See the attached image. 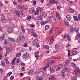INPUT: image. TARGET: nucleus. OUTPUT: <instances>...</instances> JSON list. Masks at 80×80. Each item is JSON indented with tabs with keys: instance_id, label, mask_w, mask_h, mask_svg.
<instances>
[{
	"instance_id": "obj_3",
	"label": "nucleus",
	"mask_w": 80,
	"mask_h": 80,
	"mask_svg": "<svg viewBox=\"0 0 80 80\" xmlns=\"http://www.w3.org/2000/svg\"><path fill=\"white\" fill-rule=\"evenodd\" d=\"M56 17L58 20H61V16H60V15L58 13H56Z\"/></svg>"
},
{
	"instance_id": "obj_18",
	"label": "nucleus",
	"mask_w": 80,
	"mask_h": 80,
	"mask_svg": "<svg viewBox=\"0 0 80 80\" xmlns=\"http://www.w3.org/2000/svg\"><path fill=\"white\" fill-rule=\"evenodd\" d=\"M12 51V50H11V48H8L6 49V52L7 53H9L10 52Z\"/></svg>"
},
{
	"instance_id": "obj_10",
	"label": "nucleus",
	"mask_w": 80,
	"mask_h": 80,
	"mask_svg": "<svg viewBox=\"0 0 80 80\" xmlns=\"http://www.w3.org/2000/svg\"><path fill=\"white\" fill-rule=\"evenodd\" d=\"M35 57L36 59L38 58V57H39V52H36Z\"/></svg>"
},
{
	"instance_id": "obj_31",
	"label": "nucleus",
	"mask_w": 80,
	"mask_h": 80,
	"mask_svg": "<svg viewBox=\"0 0 80 80\" xmlns=\"http://www.w3.org/2000/svg\"><path fill=\"white\" fill-rule=\"evenodd\" d=\"M15 63V58L13 59L12 60V65H14Z\"/></svg>"
},
{
	"instance_id": "obj_36",
	"label": "nucleus",
	"mask_w": 80,
	"mask_h": 80,
	"mask_svg": "<svg viewBox=\"0 0 80 80\" xmlns=\"http://www.w3.org/2000/svg\"><path fill=\"white\" fill-rule=\"evenodd\" d=\"M49 28H50V26L48 25H47L45 27V30H48V29H49Z\"/></svg>"
},
{
	"instance_id": "obj_14",
	"label": "nucleus",
	"mask_w": 80,
	"mask_h": 80,
	"mask_svg": "<svg viewBox=\"0 0 80 80\" xmlns=\"http://www.w3.org/2000/svg\"><path fill=\"white\" fill-rule=\"evenodd\" d=\"M64 23L66 26H68V25L69 24L68 22V21H67V20H65L64 21Z\"/></svg>"
},
{
	"instance_id": "obj_50",
	"label": "nucleus",
	"mask_w": 80,
	"mask_h": 80,
	"mask_svg": "<svg viewBox=\"0 0 80 80\" xmlns=\"http://www.w3.org/2000/svg\"><path fill=\"white\" fill-rule=\"evenodd\" d=\"M14 79V76H12L10 78V80H12Z\"/></svg>"
},
{
	"instance_id": "obj_8",
	"label": "nucleus",
	"mask_w": 80,
	"mask_h": 80,
	"mask_svg": "<svg viewBox=\"0 0 80 80\" xmlns=\"http://www.w3.org/2000/svg\"><path fill=\"white\" fill-rule=\"evenodd\" d=\"M50 2L51 3H52V4H55V3L57 4V3H58V2H57V0H52L50 1Z\"/></svg>"
},
{
	"instance_id": "obj_42",
	"label": "nucleus",
	"mask_w": 80,
	"mask_h": 80,
	"mask_svg": "<svg viewBox=\"0 0 80 80\" xmlns=\"http://www.w3.org/2000/svg\"><path fill=\"white\" fill-rule=\"evenodd\" d=\"M32 34V35H33V36L35 37H37V34L35 32H33Z\"/></svg>"
},
{
	"instance_id": "obj_21",
	"label": "nucleus",
	"mask_w": 80,
	"mask_h": 80,
	"mask_svg": "<svg viewBox=\"0 0 80 80\" xmlns=\"http://www.w3.org/2000/svg\"><path fill=\"white\" fill-rule=\"evenodd\" d=\"M71 66H72V67H73V68H75V69L77 68V66H76V65H75V64L73 63H71Z\"/></svg>"
},
{
	"instance_id": "obj_17",
	"label": "nucleus",
	"mask_w": 80,
	"mask_h": 80,
	"mask_svg": "<svg viewBox=\"0 0 80 80\" xmlns=\"http://www.w3.org/2000/svg\"><path fill=\"white\" fill-rule=\"evenodd\" d=\"M19 38H24V36H23V34L22 32H21L20 34Z\"/></svg>"
},
{
	"instance_id": "obj_23",
	"label": "nucleus",
	"mask_w": 80,
	"mask_h": 80,
	"mask_svg": "<svg viewBox=\"0 0 80 80\" xmlns=\"http://www.w3.org/2000/svg\"><path fill=\"white\" fill-rule=\"evenodd\" d=\"M54 78V75H51L49 77V80H52Z\"/></svg>"
},
{
	"instance_id": "obj_54",
	"label": "nucleus",
	"mask_w": 80,
	"mask_h": 80,
	"mask_svg": "<svg viewBox=\"0 0 80 80\" xmlns=\"http://www.w3.org/2000/svg\"><path fill=\"white\" fill-rule=\"evenodd\" d=\"M53 32H54V30L52 29L50 31V34H51L52 33H53Z\"/></svg>"
},
{
	"instance_id": "obj_1",
	"label": "nucleus",
	"mask_w": 80,
	"mask_h": 80,
	"mask_svg": "<svg viewBox=\"0 0 80 80\" xmlns=\"http://www.w3.org/2000/svg\"><path fill=\"white\" fill-rule=\"evenodd\" d=\"M32 45L33 46H36L37 48H38L40 47V45L38 43V40L37 39H35L32 42Z\"/></svg>"
},
{
	"instance_id": "obj_53",
	"label": "nucleus",
	"mask_w": 80,
	"mask_h": 80,
	"mask_svg": "<svg viewBox=\"0 0 80 80\" xmlns=\"http://www.w3.org/2000/svg\"><path fill=\"white\" fill-rule=\"evenodd\" d=\"M42 16L43 17H45V16H46V13L43 12L42 13Z\"/></svg>"
},
{
	"instance_id": "obj_24",
	"label": "nucleus",
	"mask_w": 80,
	"mask_h": 80,
	"mask_svg": "<svg viewBox=\"0 0 80 80\" xmlns=\"http://www.w3.org/2000/svg\"><path fill=\"white\" fill-rule=\"evenodd\" d=\"M67 36L68 40V41H71V38H70V36L68 34H67Z\"/></svg>"
},
{
	"instance_id": "obj_27",
	"label": "nucleus",
	"mask_w": 80,
	"mask_h": 80,
	"mask_svg": "<svg viewBox=\"0 0 80 80\" xmlns=\"http://www.w3.org/2000/svg\"><path fill=\"white\" fill-rule=\"evenodd\" d=\"M71 54L72 55H76L77 54V53L76 51H73L71 52Z\"/></svg>"
},
{
	"instance_id": "obj_60",
	"label": "nucleus",
	"mask_w": 80,
	"mask_h": 80,
	"mask_svg": "<svg viewBox=\"0 0 80 80\" xmlns=\"http://www.w3.org/2000/svg\"><path fill=\"white\" fill-rule=\"evenodd\" d=\"M39 77L38 76H35V78H36V79H37V80H38V79H39Z\"/></svg>"
},
{
	"instance_id": "obj_61",
	"label": "nucleus",
	"mask_w": 80,
	"mask_h": 80,
	"mask_svg": "<svg viewBox=\"0 0 80 80\" xmlns=\"http://www.w3.org/2000/svg\"><path fill=\"white\" fill-rule=\"evenodd\" d=\"M21 64L22 66H25V64L23 62H21Z\"/></svg>"
},
{
	"instance_id": "obj_40",
	"label": "nucleus",
	"mask_w": 80,
	"mask_h": 80,
	"mask_svg": "<svg viewBox=\"0 0 80 80\" xmlns=\"http://www.w3.org/2000/svg\"><path fill=\"white\" fill-rule=\"evenodd\" d=\"M33 72L32 70H30L28 72V75H30L31 74H32V72Z\"/></svg>"
},
{
	"instance_id": "obj_12",
	"label": "nucleus",
	"mask_w": 80,
	"mask_h": 80,
	"mask_svg": "<svg viewBox=\"0 0 80 80\" xmlns=\"http://www.w3.org/2000/svg\"><path fill=\"white\" fill-rule=\"evenodd\" d=\"M8 40L11 42H15V39H14V38H13L9 37Z\"/></svg>"
},
{
	"instance_id": "obj_62",
	"label": "nucleus",
	"mask_w": 80,
	"mask_h": 80,
	"mask_svg": "<svg viewBox=\"0 0 80 80\" xmlns=\"http://www.w3.org/2000/svg\"><path fill=\"white\" fill-rule=\"evenodd\" d=\"M17 63H19V62H20V59L19 58L17 59Z\"/></svg>"
},
{
	"instance_id": "obj_64",
	"label": "nucleus",
	"mask_w": 80,
	"mask_h": 80,
	"mask_svg": "<svg viewBox=\"0 0 80 80\" xmlns=\"http://www.w3.org/2000/svg\"><path fill=\"white\" fill-rule=\"evenodd\" d=\"M72 80H77V78L76 77H73V79Z\"/></svg>"
},
{
	"instance_id": "obj_28",
	"label": "nucleus",
	"mask_w": 80,
	"mask_h": 80,
	"mask_svg": "<svg viewBox=\"0 0 80 80\" xmlns=\"http://www.w3.org/2000/svg\"><path fill=\"white\" fill-rule=\"evenodd\" d=\"M73 18L74 20H75V21H78V18L77 16H74L73 17Z\"/></svg>"
},
{
	"instance_id": "obj_5",
	"label": "nucleus",
	"mask_w": 80,
	"mask_h": 80,
	"mask_svg": "<svg viewBox=\"0 0 80 80\" xmlns=\"http://www.w3.org/2000/svg\"><path fill=\"white\" fill-rule=\"evenodd\" d=\"M5 36V33H3L0 38V40L1 41H2V40H4V37Z\"/></svg>"
},
{
	"instance_id": "obj_15",
	"label": "nucleus",
	"mask_w": 80,
	"mask_h": 80,
	"mask_svg": "<svg viewBox=\"0 0 80 80\" xmlns=\"http://www.w3.org/2000/svg\"><path fill=\"white\" fill-rule=\"evenodd\" d=\"M47 22V21H44L43 22H42L40 23L41 25H45L46 23H47V22Z\"/></svg>"
},
{
	"instance_id": "obj_35",
	"label": "nucleus",
	"mask_w": 80,
	"mask_h": 80,
	"mask_svg": "<svg viewBox=\"0 0 80 80\" xmlns=\"http://www.w3.org/2000/svg\"><path fill=\"white\" fill-rule=\"evenodd\" d=\"M73 31H74L75 32H76V33H78V29L75 28H73Z\"/></svg>"
},
{
	"instance_id": "obj_57",
	"label": "nucleus",
	"mask_w": 80,
	"mask_h": 80,
	"mask_svg": "<svg viewBox=\"0 0 80 80\" xmlns=\"http://www.w3.org/2000/svg\"><path fill=\"white\" fill-rule=\"evenodd\" d=\"M53 20L54 22H56V20H57V18H56L55 17H54L53 18Z\"/></svg>"
},
{
	"instance_id": "obj_46",
	"label": "nucleus",
	"mask_w": 80,
	"mask_h": 80,
	"mask_svg": "<svg viewBox=\"0 0 80 80\" xmlns=\"http://www.w3.org/2000/svg\"><path fill=\"white\" fill-rule=\"evenodd\" d=\"M27 46H28V45L27 44V42H26L23 44V46L24 47H27Z\"/></svg>"
},
{
	"instance_id": "obj_29",
	"label": "nucleus",
	"mask_w": 80,
	"mask_h": 80,
	"mask_svg": "<svg viewBox=\"0 0 80 80\" xmlns=\"http://www.w3.org/2000/svg\"><path fill=\"white\" fill-rule=\"evenodd\" d=\"M1 62V65L2 66H3V67H5V62L3 61H2Z\"/></svg>"
},
{
	"instance_id": "obj_22",
	"label": "nucleus",
	"mask_w": 80,
	"mask_h": 80,
	"mask_svg": "<svg viewBox=\"0 0 80 80\" xmlns=\"http://www.w3.org/2000/svg\"><path fill=\"white\" fill-rule=\"evenodd\" d=\"M48 20L49 21V22H52V18L50 17H49L48 18Z\"/></svg>"
},
{
	"instance_id": "obj_37",
	"label": "nucleus",
	"mask_w": 80,
	"mask_h": 80,
	"mask_svg": "<svg viewBox=\"0 0 80 80\" xmlns=\"http://www.w3.org/2000/svg\"><path fill=\"white\" fill-rule=\"evenodd\" d=\"M21 54L20 53H18L16 54V56L17 57H20V55H21Z\"/></svg>"
},
{
	"instance_id": "obj_25",
	"label": "nucleus",
	"mask_w": 80,
	"mask_h": 80,
	"mask_svg": "<svg viewBox=\"0 0 80 80\" xmlns=\"http://www.w3.org/2000/svg\"><path fill=\"white\" fill-rule=\"evenodd\" d=\"M80 69V68H79V67H78L76 68V70H75L79 73H80V69Z\"/></svg>"
},
{
	"instance_id": "obj_7",
	"label": "nucleus",
	"mask_w": 80,
	"mask_h": 80,
	"mask_svg": "<svg viewBox=\"0 0 80 80\" xmlns=\"http://www.w3.org/2000/svg\"><path fill=\"white\" fill-rule=\"evenodd\" d=\"M29 57V54L28 53H24L22 55V57L23 58H27Z\"/></svg>"
},
{
	"instance_id": "obj_20",
	"label": "nucleus",
	"mask_w": 80,
	"mask_h": 80,
	"mask_svg": "<svg viewBox=\"0 0 80 80\" xmlns=\"http://www.w3.org/2000/svg\"><path fill=\"white\" fill-rule=\"evenodd\" d=\"M13 31V29L12 28H9L8 30V33H11Z\"/></svg>"
},
{
	"instance_id": "obj_52",
	"label": "nucleus",
	"mask_w": 80,
	"mask_h": 80,
	"mask_svg": "<svg viewBox=\"0 0 80 80\" xmlns=\"http://www.w3.org/2000/svg\"><path fill=\"white\" fill-rule=\"evenodd\" d=\"M24 8H25V7L20 5V9H24Z\"/></svg>"
},
{
	"instance_id": "obj_49",
	"label": "nucleus",
	"mask_w": 80,
	"mask_h": 80,
	"mask_svg": "<svg viewBox=\"0 0 80 80\" xmlns=\"http://www.w3.org/2000/svg\"><path fill=\"white\" fill-rule=\"evenodd\" d=\"M32 3L34 5H36V4L37 3V2L35 1H34Z\"/></svg>"
},
{
	"instance_id": "obj_19",
	"label": "nucleus",
	"mask_w": 80,
	"mask_h": 80,
	"mask_svg": "<svg viewBox=\"0 0 80 80\" xmlns=\"http://www.w3.org/2000/svg\"><path fill=\"white\" fill-rule=\"evenodd\" d=\"M78 72L77 71L74 70L73 71V74L74 75L76 76L78 75Z\"/></svg>"
},
{
	"instance_id": "obj_56",
	"label": "nucleus",
	"mask_w": 80,
	"mask_h": 80,
	"mask_svg": "<svg viewBox=\"0 0 80 80\" xmlns=\"http://www.w3.org/2000/svg\"><path fill=\"white\" fill-rule=\"evenodd\" d=\"M60 8H61V7L60 6L57 7V9H58V10H60Z\"/></svg>"
},
{
	"instance_id": "obj_55",
	"label": "nucleus",
	"mask_w": 80,
	"mask_h": 80,
	"mask_svg": "<svg viewBox=\"0 0 80 80\" xmlns=\"http://www.w3.org/2000/svg\"><path fill=\"white\" fill-rule=\"evenodd\" d=\"M63 31V29H62L60 31H59L58 32V34H59V33H60L61 32H62Z\"/></svg>"
},
{
	"instance_id": "obj_45",
	"label": "nucleus",
	"mask_w": 80,
	"mask_h": 80,
	"mask_svg": "<svg viewBox=\"0 0 80 80\" xmlns=\"http://www.w3.org/2000/svg\"><path fill=\"white\" fill-rule=\"evenodd\" d=\"M69 30L71 32H73V28L72 27L70 28Z\"/></svg>"
},
{
	"instance_id": "obj_41",
	"label": "nucleus",
	"mask_w": 80,
	"mask_h": 80,
	"mask_svg": "<svg viewBox=\"0 0 80 80\" xmlns=\"http://www.w3.org/2000/svg\"><path fill=\"white\" fill-rule=\"evenodd\" d=\"M12 72H9V73H7V76H8V77H9V76H10V75H12Z\"/></svg>"
},
{
	"instance_id": "obj_30",
	"label": "nucleus",
	"mask_w": 80,
	"mask_h": 80,
	"mask_svg": "<svg viewBox=\"0 0 80 80\" xmlns=\"http://www.w3.org/2000/svg\"><path fill=\"white\" fill-rule=\"evenodd\" d=\"M43 48H46L47 49V50H48V49H49L50 47L49 46H43Z\"/></svg>"
},
{
	"instance_id": "obj_13",
	"label": "nucleus",
	"mask_w": 80,
	"mask_h": 80,
	"mask_svg": "<svg viewBox=\"0 0 80 80\" xmlns=\"http://www.w3.org/2000/svg\"><path fill=\"white\" fill-rule=\"evenodd\" d=\"M70 62V60H67L66 61L65 63L64 64V66L65 67H67L68 66V63Z\"/></svg>"
},
{
	"instance_id": "obj_39",
	"label": "nucleus",
	"mask_w": 80,
	"mask_h": 80,
	"mask_svg": "<svg viewBox=\"0 0 80 80\" xmlns=\"http://www.w3.org/2000/svg\"><path fill=\"white\" fill-rule=\"evenodd\" d=\"M55 47L57 49H60V46L59 45L56 44L55 45Z\"/></svg>"
},
{
	"instance_id": "obj_4",
	"label": "nucleus",
	"mask_w": 80,
	"mask_h": 80,
	"mask_svg": "<svg viewBox=\"0 0 80 80\" xmlns=\"http://www.w3.org/2000/svg\"><path fill=\"white\" fill-rule=\"evenodd\" d=\"M54 69L55 67H54L53 66H51L50 68V71L51 73H53V72H55V70H54Z\"/></svg>"
},
{
	"instance_id": "obj_51",
	"label": "nucleus",
	"mask_w": 80,
	"mask_h": 80,
	"mask_svg": "<svg viewBox=\"0 0 80 80\" xmlns=\"http://www.w3.org/2000/svg\"><path fill=\"white\" fill-rule=\"evenodd\" d=\"M21 51L22 52H25V49L24 48H22L21 49Z\"/></svg>"
},
{
	"instance_id": "obj_16",
	"label": "nucleus",
	"mask_w": 80,
	"mask_h": 80,
	"mask_svg": "<svg viewBox=\"0 0 80 80\" xmlns=\"http://www.w3.org/2000/svg\"><path fill=\"white\" fill-rule=\"evenodd\" d=\"M21 38H18L16 40V42H17L18 43L19 42H20L21 41H22V39Z\"/></svg>"
},
{
	"instance_id": "obj_2",
	"label": "nucleus",
	"mask_w": 80,
	"mask_h": 80,
	"mask_svg": "<svg viewBox=\"0 0 80 80\" xmlns=\"http://www.w3.org/2000/svg\"><path fill=\"white\" fill-rule=\"evenodd\" d=\"M14 12L16 15H17L18 17H20V12L18 11V10H16L14 11Z\"/></svg>"
},
{
	"instance_id": "obj_26",
	"label": "nucleus",
	"mask_w": 80,
	"mask_h": 80,
	"mask_svg": "<svg viewBox=\"0 0 80 80\" xmlns=\"http://www.w3.org/2000/svg\"><path fill=\"white\" fill-rule=\"evenodd\" d=\"M68 10L71 13H73V12H74V10H73V9H72V8H69Z\"/></svg>"
},
{
	"instance_id": "obj_43",
	"label": "nucleus",
	"mask_w": 80,
	"mask_h": 80,
	"mask_svg": "<svg viewBox=\"0 0 80 80\" xmlns=\"http://www.w3.org/2000/svg\"><path fill=\"white\" fill-rule=\"evenodd\" d=\"M36 10H37L38 12H40L41 11V8L40 7H38L36 9Z\"/></svg>"
},
{
	"instance_id": "obj_32",
	"label": "nucleus",
	"mask_w": 80,
	"mask_h": 80,
	"mask_svg": "<svg viewBox=\"0 0 80 80\" xmlns=\"http://www.w3.org/2000/svg\"><path fill=\"white\" fill-rule=\"evenodd\" d=\"M5 16L3 14L1 16V20H2V21L4 20H5Z\"/></svg>"
},
{
	"instance_id": "obj_58",
	"label": "nucleus",
	"mask_w": 80,
	"mask_h": 80,
	"mask_svg": "<svg viewBox=\"0 0 80 80\" xmlns=\"http://www.w3.org/2000/svg\"><path fill=\"white\" fill-rule=\"evenodd\" d=\"M39 80H43V77H39V79H38Z\"/></svg>"
},
{
	"instance_id": "obj_9",
	"label": "nucleus",
	"mask_w": 80,
	"mask_h": 80,
	"mask_svg": "<svg viewBox=\"0 0 80 80\" xmlns=\"http://www.w3.org/2000/svg\"><path fill=\"white\" fill-rule=\"evenodd\" d=\"M63 67V65L62 64H59L58 68L56 69V71H58L60 69H61Z\"/></svg>"
},
{
	"instance_id": "obj_59",
	"label": "nucleus",
	"mask_w": 80,
	"mask_h": 80,
	"mask_svg": "<svg viewBox=\"0 0 80 80\" xmlns=\"http://www.w3.org/2000/svg\"><path fill=\"white\" fill-rule=\"evenodd\" d=\"M7 76H5L3 80H7Z\"/></svg>"
},
{
	"instance_id": "obj_38",
	"label": "nucleus",
	"mask_w": 80,
	"mask_h": 80,
	"mask_svg": "<svg viewBox=\"0 0 80 80\" xmlns=\"http://www.w3.org/2000/svg\"><path fill=\"white\" fill-rule=\"evenodd\" d=\"M5 62L7 65H8L10 64V62L8 60V59H5Z\"/></svg>"
},
{
	"instance_id": "obj_63",
	"label": "nucleus",
	"mask_w": 80,
	"mask_h": 80,
	"mask_svg": "<svg viewBox=\"0 0 80 80\" xmlns=\"http://www.w3.org/2000/svg\"><path fill=\"white\" fill-rule=\"evenodd\" d=\"M13 3L14 5H17V3L16 2H15V1H13Z\"/></svg>"
},
{
	"instance_id": "obj_6",
	"label": "nucleus",
	"mask_w": 80,
	"mask_h": 80,
	"mask_svg": "<svg viewBox=\"0 0 80 80\" xmlns=\"http://www.w3.org/2000/svg\"><path fill=\"white\" fill-rule=\"evenodd\" d=\"M66 17L67 19L68 20H69V21H70L71 19H72V17L70 15H68L66 16Z\"/></svg>"
},
{
	"instance_id": "obj_47",
	"label": "nucleus",
	"mask_w": 80,
	"mask_h": 80,
	"mask_svg": "<svg viewBox=\"0 0 80 80\" xmlns=\"http://www.w3.org/2000/svg\"><path fill=\"white\" fill-rule=\"evenodd\" d=\"M48 67L45 66L43 68V70H44V71H46L47 70V68H48Z\"/></svg>"
},
{
	"instance_id": "obj_34",
	"label": "nucleus",
	"mask_w": 80,
	"mask_h": 80,
	"mask_svg": "<svg viewBox=\"0 0 80 80\" xmlns=\"http://www.w3.org/2000/svg\"><path fill=\"white\" fill-rule=\"evenodd\" d=\"M32 18V16H30L29 17H27V19L28 21H30L31 20Z\"/></svg>"
},
{
	"instance_id": "obj_11",
	"label": "nucleus",
	"mask_w": 80,
	"mask_h": 80,
	"mask_svg": "<svg viewBox=\"0 0 80 80\" xmlns=\"http://www.w3.org/2000/svg\"><path fill=\"white\" fill-rule=\"evenodd\" d=\"M42 72V69L41 68L38 69L36 71V73L38 74Z\"/></svg>"
},
{
	"instance_id": "obj_33",
	"label": "nucleus",
	"mask_w": 80,
	"mask_h": 80,
	"mask_svg": "<svg viewBox=\"0 0 80 80\" xmlns=\"http://www.w3.org/2000/svg\"><path fill=\"white\" fill-rule=\"evenodd\" d=\"M54 41V39H53V37H52L51 38L50 42L51 43H53Z\"/></svg>"
},
{
	"instance_id": "obj_44",
	"label": "nucleus",
	"mask_w": 80,
	"mask_h": 80,
	"mask_svg": "<svg viewBox=\"0 0 80 80\" xmlns=\"http://www.w3.org/2000/svg\"><path fill=\"white\" fill-rule=\"evenodd\" d=\"M39 11H37V10H36V11L34 13V14L35 15H37L39 13Z\"/></svg>"
},
{
	"instance_id": "obj_48",
	"label": "nucleus",
	"mask_w": 80,
	"mask_h": 80,
	"mask_svg": "<svg viewBox=\"0 0 80 80\" xmlns=\"http://www.w3.org/2000/svg\"><path fill=\"white\" fill-rule=\"evenodd\" d=\"M21 70H22V72H24V71H25V68H24V67H23L22 68Z\"/></svg>"
}]
</instances>
